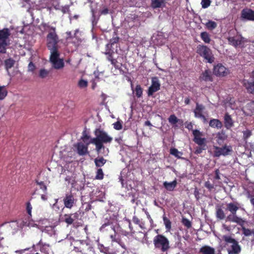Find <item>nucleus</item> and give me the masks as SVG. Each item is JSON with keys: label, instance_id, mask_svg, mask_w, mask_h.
Instances as JSON below:
<instances>
[{"label": "nucleus", "instance_id": "cd10ccee", "mask_svg": "<svg viewBox=\"0 0 254 254\" xmlns=\"http://www.w3.org/2000/svg\"><path fill=\"white\" fill-rule=\"evenodd\" d=\"M199 252L202 254H215V250L210 246H204L200 248Z\"/></svg>", "mask_w": 254, "mask_h": 254}, {"label": "nucleus", "instance_id": "69168bd1", "mask_svg": "<svg viewBox=\"0 0 254 254\" xmlns=\"http://www.w3.org/2000/svg\"><path fill=\"white\" fill-rule=\"evenodd\" d=\"M220 171L219 169H216L215 171V176L214 177V179L215 180H219L220 179Z\"/></svg>", "mask_w": 254, "mask_h": 254}, {"label": "nucleus", "instance_id": "b1692460", "mask_svg": "<svg viewBox=\"0 0 254 254\" xmlns=\"http://www.w3.org/2000/svg\"><path fill=\"white\" fill-rule=\"evenodd\" d=\"M177 182L176 179L171 182H164L163 183L164 187L168 191H173L177 187Z\"/></svg>", "mask_w": 254, "mask_h": 254}, {"label": "nucleus", "instance_id": "20e7f679", "mask_svg": "<svg viewBox=\"0 0 254 254\" xmlns=\"http://www.w3.org/2000/svg\"><path fill=\"white\" fill-rule=\"evenodd\" d=\"M10 32L8 28H4L0 30V53H6L7 47L10 44Z\"/></svg>", "mask_w": 254, "mask_h": 254}, {"label": "nucleus", "instance_id": "4c0bfd02", "mask_svg": "<svg viewBox=\"0 0 254 254\" xmlns=\"http://www.w3.org/2000/svg\"><path fill=\"white\" fill-rule=\"evenodd\" d=\"M170 153L178 159L182 158L181 156L183 155L182 152L179 151L175 148H171L170 150Z\"/></svg>", "mask_w": 254, "mask_h": 254}, {"label": "nucleus", "instance_id": "bb28decb", "mask_svg": "<svg viewBox=\"0 0 254 254\" xmlns=\"http://www.w3.org/2000/svg\"><path fill=\"white\" fill-rule=\"evenodd\" d=\"M52 64L53 67L56 69H60L64 67V64L63 59H57L52 62H50Z\"/></svg>", "mask_w": 254, "mask_h": 254}, {"label": "nucleus", "instance_id": "4d7b16f0", "mask_svg": "<svg viewBox=\"0 0 254 254\" xmlns=\"http://www.w3.org/2000/svg\"><path fill=\"white\" fill-rule=\"evenodd\" d=\"M36 184L40 186V189L42 190L44 192H46L47 190V186L45 185V183L42 182H39L38 181H36Z\"/></svg>", "mask_w": 254, "mask_h": 254}, {"label": "nucleus", "instance_id": "e433bc0d", "mask_svg": "<svg viewBox=\"0 0 254 254\" xmlns=\"http://www.w3.org/2000/svg\"><path fill=\"white\" fill-rule=\"evenodd\" d=\"M114 51L111 48H106V51L104 52V54L107 56V60L109 62L114 59Z\"/></svg>", "mask_w": 254, "mask_h": 254}, {"label": "nucleus", "instance_id": "dca6fc26", "mask_svg": "<svg viewBox=\"0 0 254 254\" xmlns=\"http://www.w3.org/2000/svg\"><path fill=\"white\" fill-rule=\"evenodd\" d=\"M64 206L67 208H71L75 203V199L71 193H66L63 199Z\"/></svg>", "mask_w": 254, "mask_h": 254}, {"label": "nucleus", "instance_id": "7ed1b4c3", "mask_svg": "<svg viewBox=\"0 0 254 254\" xmlns=\"http://www.w3.org/2000/svg\"><path fill=\"white\" fill-rule=\"evenodd\" d=\"M59 42V38L57 39H51L50 41L46 42V46L50 52V61H53L59 59L60 52L59 51V46L58 43Z\"/></svg>", "mask_w": 254, "mask_h": 254}, {"label": "nucleus", "instance_id": "c9c22d12", "mask_svg": "<svg viewBox=\"0 0 254 254\" xmlns=\"http://www.w3.org/2000/svg\"><path fill=\"white\" fill-rule=\"evenodd\" d=\"M15 61L12 58H9L4 61V66L5 69L8 71L9 69L13 66Z\"/></svg>", "mask_w": 254, "mask_h": 254}, {"label": "nucleus", "instance_id": "aec40b11", "mask_svg": "<svg viewBox=\"0 0 254 254\" xmlns=\"http://www.w3.org/2000/svg\"><path fill=\"white\" fill-rule=\"evenodd\" d=\"M89 143L85 145L82 142H79L77 144V153L79 155H84L88 153V145Z\"/></svg>", "mask_w": 254, "mask_h": 254}, {"label": "nucleus", "instance_id": "bf43d9fd", "mask_svg": "<svg viewBox=\"0 0 254 254\" xmlns=\"http://www.w3.org/2000/svg\"><path fill=\"white\" fill-rule=\"evenodd\" d=\"M78 86L80 88H85L88 86V82L83 79H80L78 81Z\"/></svg>", "mask_w": 254, "mask_h": 254}, {"label": "nucleus", "instance_id": "f257e3e1", "mask_svg": "<svg viewBox=\"0 0 254 254\" xmlns=\"http://www.w3.org/2000/svg\"><path fill=\"white\" fill-rule=\"evenodd\" d=\"M94 133L95 137L92 138L90 143L95 145V150L99 153L102 149H105L104 144L111 143L113 139L107 132L100 128H96Z\"/></svg>", "mask_w": 254, "mask_h": 254}, {"label": "nucleus", "instance_id": "393cba45", "mask_svg": "<svg viewBox=\"0 0 254 254\" xmlns=\"http://www.w3.org/2000/svg\"><path fill=\"white\" fill-rule=\"evenodd\" d=\"M227 135L225 132L222 130L216 134V141L219 145H222L224 141L227 139Z\"/></svg>", "mask_w": 254, "mask_h": 254}, {"label": "nucleus", "instance_id": "a878e982", "mask_svg": "<svg viewBox=\"0 0 254 254\" xmlns=\"http://www.w3.org/2000/svg\"><path fill=\"white\" fill-rule=\"evenodd\" d=\"M241 249L238 242L233 243L231 246V250L229 251V254H239L241 252Z\"/></svg>", "mask_w": 254, "mask_h": 254}, {"label": "nucleus", "instance_id": "8fccbe9b", "mask_svg": "<svg viewBox=\"0 0 254 254\" xmlns=\"http://www.w3.org/2000/svg\"><path fill=\"white\" fill-rule=\"evenodd\" d=\"M234 222L236 223L237 224L241 226L242 227L243 226H244V225L245 223V221L241 217H239L236 215L235 219L234 220Z\"/></svg>", "mask_w": 254, "mask_h": 254}, {"label": "nucleus", "instance_id": "c85d7f7f", "mask_svg": "<svg viewBox=\"0 0 254 254\" xmlns=\"http://www.w3.org/2000/svg\"><path fill=\"white\" fill-rule=\"evenodd\" d=\"M209 126L213 128H221L222 127V122L218 119H213L209 121Z\"/></svg>", "mask_w": 254, "mask_h": 254}, {"label": "nucleus", "instance_id": "680f3d73", "mask_svg": "<svg viewBox=\"0 0 254 254\" xmlns=\"http://www.w3.org/2000/svg\"><path fill=\"white\" fill-rule=\"evenodd\" d=\"M114 128L117 130H120L122 128L123 126L121 123L120 121H117L114 124Z\"/></svg>", "mask_w": 254, "mask_h": 254}, {"label": "nucleus", "instance_id": "a19ab883", "mask_svg": "<svg viewBox=\"0 0 254 254\" xmlns=\"http://www.w3.org/2000/svg\"><path fill=\"white\" fill-rule=\"evenodd\" d=\"M163 220L167 231H170L171 229V222L165 215L163 216Z\"/></svg>", "mask_w": 254, "mask_h": 254}, {"label": "nucleus", "instance_id": "ddd939ff", "mask_svg": "<svg viewBox=\"0 0 254 254\" xmlns=\"http://www.w3.org/2000/svg\"><path fill=\"white\" fill-rule=\"evenodd\" d=\"M80 214V212L78 211L72 214H65L64 215V221L68 225L74 224V221L79 219Z\"/></svg>", "mask_w": 254, "mask_h": 254}, {"label": "nucleus", "instance_id": "5fc2aeb1", "mask_svg": "<svg viewBox=\"0 0 254 254\" xmlns=\"http://www.w3.org/2000/svg\"><path fill=\"white\" fill-rule=\"evenodd\" d=\"M211 2V0H201V5L202 8H206L208 7L210 5Z\"/></svg>", "mask_w": 254, "mask_h": 254}, {"label": "nucleus", "instance_id": "6e6d98bb", "mask_svg": "<svg viewBox=\"0 0 254 254\" xmlns=\"http://www.w3.org/2000/svg\"><path fill=\"white\" fill-rule=\"evenodd\" d=\"M243 139L244 140H247L252 134L251 130L247 129L243 132Z\"/></svg>", "mask_w": 254, "mask_h": 254}, {"label": "nucleus", "instance_id": "3c124183", "mask_svg": "<svg viewBox=\"0 0 254 254\" xmlns=\"http://www.w3.org/2000/svg\"><path fill=\"white\" fill-rule=\"evenodd\" d=\"M182 223L188 229L190 228L191 227V222L186 218H183Z\"/></svg>", "mask_w": 254, "mask_h": 254}, {"label": "nucleus", "instance_id": "9b49d317", "mask_svg": "<svg viewBox=\"0 0 254 254\" xmlns=\"http://www.w3.org/2000/svg\"><path fill=\"white\" fill-rule=\"evenodd\" d=\"M42 26L45 30H49L48 34L46 36V42L50 41L53 38L54 39H59V36L56 32V28L55 27L52 26L48 23H43Z\"/></svg>", "mask_w": 254, "mask_h": 254}, {"label": "nucleus", "instance_id": "e2e57ef3", "mask_svg": "<svg viewBox=\"0 0 254 254\" xmlns=\"http://www.w3.org/2000/svg\"><path fill=\"white\" fill-rule=\"evenodd\" d=\"M36 68V66L35 64L33 63V62H30L28 66V71L33 72Z\"/></svg>", "mask_w": 254, "mask_h": 254}, {"label": "nucleus", "instance_id": "13d9d810", "mask_svg": "<svg viewBox=\"0 0 254 254\" xmlns=\"http://www.w3.org/2000/svg\"><path fill=\"white\" fill-rule=\"evenodd\" d=\"M110 62L116 69H120L121 68V64L118 63L117 59L114 58Z\"/></svg>", "mask_w": 254, "mask_h": 254}, {"label": "nucleus", "instance_id": "f8f14e48", "mask_svg": "<svg viewBox=\"0 0 254 254\" xmlns=\"http://www.w3.org/2000/svg\"><path fill=\"white\" fill-rule=\"evenodd\" d=\"M192 134L193 136V141L198 145H201L206 144L207 140L204 137H202L203 132L198 129L192 130Z\"/></svg>", "mask_w": 254, "mask_h": 254}, {"label": "nucleus", "instance_id": "79ce46f5", "mask_svg": "<svg viewBox=\"0 0 254 254\" xmlns=\"http://www.w3.org/2000/svg\"><path fill=\"white\" fill-rule=\"evenodd\" d=\"M7 91L4 86H0V100H3L7 95Z\"/></svg>", "mask_w": 254, "mask_h": 254}, {"label": "nucleus", "instance_id": "09e8293b", "mask_svg": "<svg viewBox=\"0 0 254 254\" xmlns=\"http://www.w3.org/2000/svg\"><path fill=\"white\" fill-rule=\"evenodd\" d=\"M49 74V71L43 68L40 70L39 76L41 78H45L48 76Z\"/></svg>", "mask_w": 254, "mask_h": 254}, {"label": "nucleus", "instance_id": "0e129e2a", "mask_svg": "<svg viewBox=\"0 0 254 254\" xmlns=\"http://www.w3.org/2000/svg\"><path fill=\"white\" fill-rule=\"evenodd\" d=\"M236 216V214H233L231 213L227 217L226 220L230 222H234V220L235 219Z\"/></svg>", "mask_w": 254, "mask_h": 254}, {"label": "nucleus", "instance_id": "4be33fe9", "mask_svg": "<svg viewBox=\"0 0 254 254\" xmlns=\"http://www.w3.org/2000/svg\"><path fill=\"white\" fill-rule=\"evenodd\" d=\"M224 126L225 127L228 129H230L234 126V122L230 115L228 113H226L224 116Z\"/></svg>", "mask_w": 254, "mask_h": 254}, {"label": "nucleus", "instance_id": "2f4dec72", "mask_svg": "<svg viewBox=\"0 0 254 254\" xmlns=\"http://www.w3.org/2000/svg\"><path fill=\"white\" fill-rule=\"evenodd\" d=\"M98 248L101 253H103L105 254H114L112 252L109 247H105L103 244L98 243Z\"/></svg>", "mask_w": 254, "mask_h": 254}, {"label": "nucleus", "instance_id": "1a4fd4ad", "mask_svg": "<svg viewBox=\"0 0 254 254\" xmlns=\"http://www.w3.org/2000/svg\"><path fill=\"white\" fill-rule=\"evenodd\" d=\"M214 156L219 157L221 155L227 156L232 152V147L230 145L225 144L222 147L218 146L214 147Z\"/></svg>", "mask_w": 254, "mask_h": 254}, {"label": "nucleus", "instance_id": "a18cd8bd", "mask_svg": "<svg viewBox=\"0 0 254 254\" xmlns=\"http://www.w3.org/2000/svg\"><path fill=\"white\" fill-rule=\"evenodd\" d=\"M104 176V173L101 168H98L96 172L95 179L101 180L103 179Z\"/></svg>", "mask_w": 254, "mask_h": 254}, {"label": "nucleus", "instance_id": "412c9836", "mask_svg": "<svg viewBox=\"0 0 254 254\" xmlns=\"http://www.w3.org/2000/svg\"><path fill=\"white\" fill-rule=\"evenodd\" d=\"M240 203L238 202H230L227 204L226 209L233 214H236L237 210L239 209Z\"/></svg>", "mask_w": 254, "mask_h": 254}, {"label": "nucleus", "instance_id": "58836bf2", "mask_svg": "<svg viewBox=\"0 0 254 254\" xmlns=\"http://www.w3.org/2000/svg\"><path fill=\"white\" fill-rule=\"evenodd\" d=\"M119 37L117 36H113L112 39H110V42L109 44H107L106 45V48H111L112 47V45H114L119 42Z\"/></svg>", "mask_w": 254, "mask_h": 254}, {"label": "nucleus", "instance_id": "f704fd0d", "mask_svg": "<svg viewBox=\"0 0 254 254\" xmlns=\"http://www.w3.org/2000/svg\"><path fill=\"white\" fill-rule=\"evenodd\" d=\"M200 37L205 43L209 44L211 41L210 35L207 32H201Z\"/></svg>", "mask_w": 254, "mask_h": 254}, {"label": "nucleus", "instance_id": "5701e85b", "mask_svg": "<svg viewBox=\"0 0 254 254\" xmlns=\"http://www.w3.org/2000/svg\"><path fill=\"white\" fill-rule=\"evenodd\" d=\"M205 107L203 105L196 103L195 108L193 111L194 117L197 118H199L203 115V111Z\"/></svg>", "mask_w": 254, "mask_h": 254}, {"label": "nucleus", "instance_id": "ea45409f", "mask_svg": "<svg viewBox=\"0 0 254 254\" xmlns=\"http://www.w3.org/2000/svg\"><path fill=\"white\" fill-rule=\"evenodd\" d=\"M134 92L137 98H140L142 97L143 89L140 85L138 84L136 86Z\"/></svg>", "mask_w": 254, "mask_h": 254}, {"label": "nucleus", "instance_id": "39448f33", "mask_svg": "<svg viewBox=\"0 0 254 254\" xmlns=\"http://www.w3.org/2000/svg\"><path fill=\"white\" fill-rule=\"evenodd\" d=\"M112 222L109 220H107L106 222H105L104 224H102L101 227L100 228V230L101 232H104L109 229L113 231L114 232V235L112 234L110 235V238L111 239L112 242H115L118 243L124 249L127 250V247L125 244L122 241V240L120 239H116V231L114 228V227L112 225Z\"/></svg>", "mask_w": 254, "mask_h": 254}, {"label": "nucleus", "instance_id": "774afa93", "mask_svg": "<svg viewBox=\"0 0 254 254\" xmlns=\"http://www.w3.org/2000/svg\"><path fill=\"white\" fill-rule=\"evenodd\" d=\"M0 254H6L4 247L0 243Z\"/></svg>", "mask_w": 254, "mask_h": 254}, {"label": "nucleus", "instance_id": "338daca9", "mask_svg": "<svg viewBox=\"0 0 254 254\" xmlns=\"http://www.w3.org/2000/svg\"><path fill=\"white\" fill-rule=\"evenodd\" d=\"M126 221L127 222V223H128V227H129V230L130 231V232L131 234H134L135 233V231H134L133 229V227L131 224V222H130V220H129V219H126Z\"/></svg>", "mask_w": 254, "mask_h": 254}, {"label": "nucleus", "instance_id": "7c9ffc66", "mask_svg": "<svg viewBox=\"0 0 254 254\" xmlns=\"http://www.w3.org/2000/svg\"><path fill=\"white\" fill-rule=\"evenodd\" d=\"M168 121L172 125H174L177 123H179V124L182 125L183 123L182 120L178 119L174 114L170 116L168 118Z\"/></svg>", "mask_w": 254, "mask_h": 254}, {"label": "nucleus", "instance_id": "6e6552de", "mask_svg": "<svg viewBox=\"0 0 254 254\" xmlns=\"http://www.w3.org/2000/svg\"><path fill=\"white\" fill-rule=\"evenodd\" d=\"M213 72L216 76L218 77L226 76L230 73L229 69L221 63H219L214 65Z\"/></svg>", "mask_w": 254, "mask_h": 254}, {"label": "nucleus", "instance_id": "423d86ee", "mask_svg": "<svg viewBox=\"0 0 254 254\" xmlns=\"http://www.w3.org/2000/svg\"><path fill=\"white\" fill-rule=\"evenodd\" d=\"M196 53L206 60L208 63L212 64L214 62L215 58L211 50L204 45H198L196 47Z\"/></svg>", "mask_w": 254, "mask_h": 254}, {"label": "nucleus", "instance_id": "c756f323", "mask_svg": "<svg viewBox=\"0 0 254 254\" xmlns=\"http://www.w3.org/2000/svg\"><path fill=\"white\" fill-rule=\"evenodd\" d=\"M94 163L96 167L100 168L103 166L107 162V160L105 159L103 157H98L94 159Z\"/></svg>", "mask_w": 254, "mask_h": 254}, {"label": "nucleus", "instance_id": "864d4df0", "mask_svg": "<svg viewBox=\"0 0 254 254\" xmlns=\"http://www.w3.org/2000/svg\"><path fill=\"white\" fill-rule=\"evenodd\" d=\"M133 222L137 225H138L141 228H143L142 226L143 223L141 222L140 220L136 216H133L132 217Z\"/></svg>", "mask_w": 254, "mask_h": 254}, {"label": "nucleus", "instance_id": "72a5a7b5", "mask_svg": "<svg viewBox=\"0 0 254 254\" xmlns=\"http://www.w3.org/2000/svg\"><path fill=\"white\" fill-rule=\"evenodd\" d=\"M205 26L207 30H208L209 31H212L217 27V24L216 22H215L214 21L209 20L205 24Z\"/></svg>", "mask_w": 254, "mask_h": 254}, {"label": "nucleus", "instance_id": "603ef678", "mask_svg": "<svg viewBox=\"0 0 254 254\" xmlns=\"http://www.w3.org/2000/svg\"><path fill=\"white\" fill-rule=\"evenodd\" d=\"M223 239L226 243H232V244L237 242L236 240L229 236H223Z\"/></svg>", "mask_w": 254, "mask_h": 254}, {"label": "nucleus", "instance_id": "c03bdc74", "mask_svg": "<svg viewBox=\"0 0 254 254\" xmlns=\"http://www.w3.org/2000/svg\"><path fill=\"white\" fill-rule=\"evenodd\" d=\"M242 231L243 232V234L245 236H250L252 235V234L254 235V230H251L248 228H246L244 226H243L242 227Z\"/></svg>", "mask_w": 254, "mask_h": 254}, {"label": "nucleus", "instance_id": "473e14b6", "mask_svg": "<svg viewBox=\"0 0 254 254\" xmlns=\"http://www.w3.org/2000/svg\"><path fill=\"white\" fill-rule=\"evenodd\" d=\"M166 0H152L151 6L153 8H159L164 5Z\"/></svg>", "mask_w": 254, "mask_h": 254}, {"label": "nucleus", "instance_id": "37998d69", "mask_svg": "<svg viewBox=\"0 0 254 254\" xmlns=\"http://www.w3.org/2000/svg\"><path fill=\"white\" fill-rule=\"evenodd\" d=\"M216 216V217L220 220H223L226 217L224 211L221 208L217 209Z\"/></svg>", "mask_w": 254, "mask_h": 254}, {"label": "nucleus", "instance_id": "a211bd4d", "mask_svg": "<svg viewBox=\"0 0 254 254\" xmlns=\"http://www.w3.org/2000/svg\"><path fill=\"white\" fill-rule=\"evenodd\" d=\"M228 43L230 45L237 48L243 43V37L237 35L229 36L227 38Z\"/></svg>", "mask_w": 254, "mask_h": 254}, {"label": "nucleus", "instance_id": "f03ea898", "mask_svg": "<svg viewBox=\"0 0 254 254\" xmlns=\"http://www.w3.org/2000/svg\"><path fill=\"white\" fill-rule=\"evenodd\" d=\"M153 242L154 247L161 252H166L170 248L169 240L162 234H158L155 236Z\"/></svg>", "mask_w": 254, "mask_h": 254}, {"label": "nucleus", "instance_id": "6ab92c4d", "mask_svg": "<svg viewBox=\"0 0 254 254\" xmlns=\"http://www.w3.org/2000/svg\"><path fill=\"white\" fill-rule=\"evenodd\" d=\"M242 83L248 93L254 95V80L249 81L247 79H244Z\"/></svg>", "mask_w": 254, "mask_h": 254}, {"label": "nucleus", "instance_id": "2eb2a0df", "mask_svg": "<svg viewBox=\"0 0 254 254\" xmlns=\"http://www.w3.org/2000/svg\"><path fill=\"white\" fill-rule=\"evenodd\" d=\"M36 245L39 248L41 252L45 254H54L51 246L49 244L43 242L42 239L39 241Z\"/></svg>", "mask_w": 254, "mask_h": 254}, {"label": "nucleus", "instance_id": "4468645a", "mask_svg": "<svg viewBox=\"0 0 254 254\" xmlns=\"http://www.w3.org/2000/svg\"><path fill=\"white\" fill-rule=\"evenodd\" d=\"M200 81L205 82H212L213 77L211 71L209 69H206L202 71L199 76Z\"/></svg>", "mask_w": 254, "mask_h": 254}, {"label": "nucleus", "instance_id": "052dcab7", "mask_svg": "<svg viewBox=\"0 0 254 254\" xmlns=\"http://www.w3.org/2000/svg\"><path fill=\"white\" fill-rule=\"evenodd\" d=\"M204 187L206 188H207L208 190H209V191H211L212 190V189H213L214 188V185L211 184V183L209 181H207L205 182Z\"/></svg>", "mask_w": 254, "mask_h": 254}, {"label": "nucleus", "instance_id": "de8ad7c7", "mask_svg": "<svg viewBox=\"0 0 254 254\" xmlns=\"http://www.w3.org/2000/svg\"><path fill=\"white\" fill-rule=\"evenodd\" d=\"M32 206L30 201H28L26 203V210L28 215V218L32 217Z\"/></svg>", "mask_w": 254, "mask_h": 254}, {"label": "nucleus", "instance_id": "9d476101", "mask_svg": "<svg viewBox=\"0 0 254 254\" xmlns=\"http://www.w3.org/2000/svg\"><path fill=\"white\" fill-rule=\"evenodd\" d=\"M161 84L157 77H153L151 79V84L148 88L147 95L152 96L153 94L160 89Z\"/></svg>", "mask_w": 254, "mask_h": 254}, {"label": "nucleus", "instance_id": "f3484780", "mask_svg": "<svg viewBox=\"0 0 254 254\" xmlns=\"http://www.w3.org/2000/svg\"><path fill=\"white\" fill-rule=\"evenodd\" d=\"M241 17L247 20L254 21V10L251 8H244L241 11Z\"/></svg>", "mask_w": 254, "mask_h": 254}, {"label": "nucleus", "instance_id": "0eeeda50", "mask_svg": "<svg viewBox=\"0 0 254 254\" xmlns=\"http://www.w3.org/2000/svg\"><path fill=\"white\" fill-rule=\"evenodd\" d=\"M74 250L82 254H87L86 252H93L94 248L92 245L86 241H80V245L78 247H74Z\"/></svg>", "mask_w": 254, "mask_h": 254}, {"label": "nucleus", "instance_id": "49530a36", "mask_svg": "<svg viewBox=\"0 0 254 254\" xmlns=\"http://www.w3.org/2000/svg\"><path fill=\"white\" fill-rule=\"evenodd\" d=\"M206 144H204L201 145H198L195 148L194 153L195 154H199L202 152L203 150H206Z\"/></svg>", "mask_w": 254, "mask_h": 254}]
</instances>
